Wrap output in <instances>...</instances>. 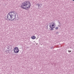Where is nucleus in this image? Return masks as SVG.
I'll return each instance as SVG.
<instances>
[{
  "instance_id": "obj_1",
  "label": "nucleus",
  "mask_w": 74,
  "mask_h": 74,
  "mask_svg": "<svg viewBox=\"0 0 74 74\" xmlns=\"http://www.w3.org/2000/svg\"><path fill=\"white\" fill-rule=\"evenodd\" d=\"M32 5L30 2L28 1L23 2L21 6V8L23 9L26 10V8H30Z\"/></svg>"
},
{
  "instance_id": "obj_2",
  "label": "nucleus",
  "mask_w": 74,
  "mask_h": 74,
  "mask_svg": "<svg viewBox=\"0 0 74 74\" xmlns=\"http://www.w3.org/2000/svg\"><path fill=\"white\" fill-rule=\"evenodd\" d=\"M14 14H8L7 16V17L9 20H10L11 21H13L14 20H16V14L14 12Z\"/></svg>"
},
{
  "instance_id": "obj_3",
  "label": "nucleus",
  "mask_w": 74,
  "mask_h": 74,
  "mask_svg": "<svg viewBox=\"0 0 74 74\" xmlns=\"http://www.w3.org/2000/svg\"><path fill=\"white\" fill-rule=\"evenodd\" d=\"M14 51L15 53H18L19 52V50L18 49V47H16L14 49Z\"/></svg>"
},
{
  "instance_id": "obj_4",
  "label": "nucleus",
  "mask_w": 74,
  "mask_h": 74,
  "mask_svg": "<svg viewBox=\"0 0 74 74\" xmlns=\"http://www.w3.org/2000/svg\"><path fill=\"white\" fill-rule=\"evenodd\" d=\"M49 26L50 27V28H51V29H50L51 30H54V29H53L55 28V27H51V25H49Z\"/></svg>"
},
{
  "instance_id": "obj_5",
  "label": "nucleus",
  "mask_w": 74,
  "mask_h": 74,
  "mask_svg": "<svg viewBox=\"0 0 74 74\" xmlns=\"http://www.w3.org/2000/svg\"><path fill=\"white\" fill-rule=\"evenodd\" d=\"M14 12L15 13V14H16V13H15V12H10L8 14H12V13H13V14H10V15H14Z\"/></svg>"
},
{
  "instance_id": "obj_6",
  "label": "nucleus",
  "mask_w": 74,
  "mask_h": 74,
  "mask_svg": "<svg viewBox=\"0 0 74 74\" xmlns=\"http://www.w3.org/2000/svg\"><path fill=\"white\" fill-rule=\"evenodd\" d=\"M31 38L33 39H36V37L35 36H33L31 37Z\"/></svg>"
},
{
  "instance_id": "obj_7",
  "label": "nucleus",
  "mask_w": 74,
  "mask_h": 74,
  "mask_svg": "<svg viewBox=\"0 0 74 74\" xmlns=\"http://www.w3.org/2000/svg\"><path fill=\"white\" fill-rule=\"evenodd\" d=\"M51 24L52 25V26H51V27H53V26H55V23H52V24L51 23Z\"/></svg>"
},
{
  "instance_id": "obj_8",
  "label": "nucleus",
  "mask_w": 74,
  "mask_h": 74,
  "mask_svg": "<svg viewBox=\"0 0 74 74\" xmlns=\"http://www.w3.org/2000/svg\"><path fill=\"white\" fill-rule=\"evenodd\" d=\"M36 5H38V8H39V7H40V4H39V3L36 4Z\"/></svg>"
},
{
  "instance_id": "obj_9",
  "label": "nucleus",
  "mask_w": 74,
  "mask_h": 74,
  "mask_svg": "<svg viewBox=\"0 0 74 74\" xmlns=\"http://www.w3.org/2000/svg\"><path fill=\"white\" fill-rule=\"evenodd\" d=\"M9 51H10L9 50H6L5 51L6 52V53H10V52H9Z\"/></svg>"
},
{
  "instance_id": "obj_10",
  "label": "nucleus",
  "mask_w": 74,
  "mask_h": 74,
  "mask_svg": "<svg viewBox=\"0 0 74 74\" xmlns=\"http://www.w3.org/2000/svg\"><path fill=\"white\" fill-rule=\"evenodd\" d=\"M10 47H11V46H9L7 48V49H10Z\"/></svg>"
},
{
  "instance_id": "obj_11",
  "label": "nucleus",
  "mask_w": 74,
  "mask_h": 74,
  "mask_svg": "<svg viewBox=\"0 0 74 74\" xmlns=\"http://www.w3.org/2000/svg\"><path fill=\"white\" fill-rule=\"evenodd\" d=\"M56 30H58V27H56L55 28Z\"/></svg>"
},
{
  "instance_id": "obj_12",
  "label": "nucleus",
  "mask_w": 74,
  "mask_h": 74,
  "mask_svg": "<svg viewBox=\"0 0 74 74\" xmlns=\"http://www.w3.org/2000/svg\"><path fill=\"white\" fill-rule=\"evenodd\" d=\"M68 51L69 52H71V50H68Z\"/></svg>"
},
{
  "instance_id": "obj_13",
  "label": "nucleus",
  "mask_w": 74,
  "mask_h": 74,
  "mask_svg": "<svg viewBox=\"0 0 74 74\" xmlns=\"http://www.w3.org/2000/svg\"><path fill=\"white\" fill-rule=\"evenodd\" d=\"M59 33L58 32H57L56 33V34H59Z\"/></svg>"
},
{
  "instance_id": "obj_14",
  "label": "nucleus",
  "mask_w": 74,
  "mask_h": 74,
  "mask_svg": "<svg viewBox=\"0 0 74 74\" xmlns=\"http://www.w3.org/2000/svg\"><path fill=\"white\" fill-rule=\"evenodd\" d=\"M52 48H53V47H51V49H52Z\"/></svg>"
},
{
  "instance_id": "obj_15",
  "label": "nucleus",
  "mask_w": 74,
  "mask_h": 74,
  "mask_svg": "<svg viewBox=\"0 0 74 74\" xmlns=\"http://www.w3.org/2000/svg\"><path fill=\"white\" fill-rule=\"evenodd\" d=\"M47 27H48V25H47Z\"/></svg>"
},
{
  "instance_id": "obj_16",
  "label": "nucleus",
  "mask_w": 74,
  "mask_h": 74,
  "mask_svg": "<svg viewBox=\"0 0 74 74\" xmlns=\"http://www.w3.org/2000/svg\"><path fill=\"white\" fill-rule=\"evenodd\" d=\"M73 1H74V0H73Z\"/></svg>"
},
{
  "instance_id": "obj_17",
  "label": "nucleus",
  "mask_w": 74,
  "mask_h": 74,
  "mask_svg": "<svg viewBox=\"0 0 74 74\" xmlns=\"http://www.w3.org/2000/svg\"><path fill=\"white\" fill-rule=\"evenodd\" d=\"M59 23H60L59 22Z\"/></svg>"
}]
</instances>
